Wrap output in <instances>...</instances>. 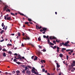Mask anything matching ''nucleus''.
<instances>
[{
    "instance_id": "obj_1",
    "label": "nucleus",
    "mask_w": 75,
    "mask_h": 75,
    "mask_svg": "<svg viewBox=\"0 0 75 75\" xmlns=\"http://www.w3.org/2000/svg\"><path fill=\"white\" fill-rule=\"evenodd\" d=\"M32 73H34L35 75H38L39 74L38 72H36L35 71V68L34 67H33L32 69Z\"/></svg>"
},
{
    "instance_id": "obj_2",
    "label": "nucleus",
    "mask_w": 75,
    "mask_h": 75,
    "mask_svg": "<svg viewBox=\"0 0 75 75\" xmlns=\"http://www.w3.org/2000/svg\"><path fill=\"white\" fill-rule=\"evenodd\" d=\"M26 37V38H24V37H23V40H30V38H29L28 36L25 35Z\"/></svg>"
},
{
    "instance_id": "obj_3",
    "label": "nucleus",
    "mask_w": 75,
    "mask_h": 75,
    "mask_svg": "<svg viewBox=\"0 0 75 75\" xmlns=\"http://www.w3.org/2000/svg\"><path fill=\"white\" fill-rule=\"evenodd\" d=\"M42 29H43V31H44L43 32H42V34H45V33L47 30V29L45 28H42Z\"/></svg>"
},
{
    "instance_id": "obj_4",
    "label": "nucleus",
    "mask_w": 75,
    "mask_h": 75,
    "mask_svg": "<svg viewBox=\"0 0 75 75\" xmlns=\"http://www.w3.org/2000/svg\"><path fill=\"white\" fill-rule=\"evenodd\" d=\"M17 57H18V59H19L20 60H21H21H22L21 56L20 54H19V55H18L17 56Z\"/></svg>"
},
{
    "instance_id": "obj_5",
    "label": "nucleus",
    "mask_w": 75,
    "mask_h": 75,
    "mask_svg": "<svg viewBox=\"0 0 75 75\" xmlns=\"http://www.w3.org/2000/svg\"><path fill=\"white\" fill-rule=\"evenodd\" d=\"M36 29L37 30H38V29H41L42 28L41 26H40V27H39L38 26H37V25H36Z\"/></svg>"
},
{
    "instance_id": "obj_6",
    "label": "nucleus",
    "mask_w": 75,
    "mask_h": 75,
    "mask_svg": "<svg viewBox=\"0 0 75 75\" xmlns=\"http://www.w3.org/2000/svg\"><path fill=\"white\" fill-rule=\"evenodd\" d=\"M26 74H27L28 75H30V71L27 70L26 71Z\"/></svg>"
},
{
    "instance_id": "obj_7",
    "label": "nucleus",
    "mask_w": 75,
    "mask_h": 75,
    "mask_svg": "<svg viewBox=\"0 0 75 75\" xmlns=\"http://www.w3.org/2000/svg\"><path fill=\"white\" fill-rule=\"evenodd\" d=\"M6 20H11V17L10 16L9 17H7Z\"/></svg>"
},
{
    "instance_id": "obj_8",
    "label": "nucleus",
    "mask_w": 75,
    "mask_h": 75,
    "mask_svg": "<svg viewBox=\"0 0 75 75\" xmlns=\"http://www.w3.org/2000/svg\"><path fill=\"white\" fill-rule=\"evenodd\" d=\"M25 24H27V25H28V26H30V25H29L28 24H29V23H28V22H25Z\"/></svg>"
},
{
    "instance_id": "obj_9",
    "label": "nucleus",
    "mask_w": 75,
    "mask_h": 75,
    "mask_svg": "<svg viewBox=\"0 0 75 75\" xmlns=\"http://www.w3.org/2000/svg\"><path fill=\"white\" fill-rule=\"evenodd\" d=\"M35 57L34 59V61L37 60V58H38V57H37V56H35Z\"/></svg>"
},
{
    "instance_id": "obj_10",
    "label": "nucleus",
    "mask_w": 75,
    "mask_h": 75,
    "mask_svg": "<svg viewBox=\"0 0 75 75\" xmlns=\"http://www.w3.org/2000/svg\"><path fill=\"white\" fill-rule=\"evenodd\" d=\"M12 45L11 44H10L9 43L7 45V46L8 47H9L10 46H12Z\"/></svg>"
},
{
    "instance_id": "obj_11",
    "label": "nucleus",
    "mask_w": 75,
    "mask_h": 75,
    "mask_svg": "<svg viewBox=\"0 0 75 75\" xmlns=\"http://www.w3.org/2000/svg\"><path fill=\"white\" fill-rule=\"evenodd\" d=\"M48 44H49V45H54V44H53V43H51V42H50Z\"/></svg>"
},
{
    "instance_id": "obj_12",
    "label": "nucleus",
    "mask_w": 75,
    "mask_h": 75,
    "mask_svg": "<svg viewBox=\"0 0 75 75\" xmlns=\"http://www.w3.org/2000/svg\"><path fill=\"white\" fill-rule=\"evenodd\" d=\"M64 50H66V48H62V52H64Z\"/></svg>"
},
{
    "instance_id": "obj_13",
    "label": "nucleus",
    "mask_w": 75,
    "mask_h": 75,
    "mask_svg": "<svg viewBox=\"0 0 75 75\" xmlns=\"http://www.w3.org/2000/svg\"><path fill=\"white\" fill-rule=\"evenodd\" d=\"M3 57H6V53H5V52H3Z\"/></svg>"
},
{
    "instance_id": "obj_14",
    "label": "nucleus",
    "mask_w": 75,
    "mask_h": 75,
    "mask_svg": "<svg viewBox=\"0 0 75 75\" xmlns=\"http://www.w3.org/2000/svg\"><path fill=\"white\" fill-rule=\"evenodd\" d=\"M43 62H44V63H45V61L44 60H41V62L42 63H43Z\"/></svg>"
},
{
    "instance_id": "obj_15",
    "label": "nucleus",
    "mask_w": 75,
    "mask_h": 75,
    "mask_svg": "<svg viewBox=\"0 0 75 75\" xmlns=\"http://www.w3.org/2000/svg\"><path fill=\"white\" fill-rule=\"evenodd\" d=\"M16 72L17 74V75H18V74H20V71L18 70L16 71Z\"/></svg>"
},
{
    "instance_id": "obj_16",
    "label": "nucleus",
    "mask_w": 75,
    "mask_h": 75,
    "mask_svg": "<svg viewBox=\"0 0 75 75\" xmlns=\"http://www.w3.org/2000/svg\"><path fill=\"white\" fill-rule=\"evenodd\" d=\"M5 74H6V75H7V74H8V75H11V73H7V72H5Z\"/></svg>"
},
{
    "instance_id": "obj_17",
    "label": "nucleus",
    "mask_w": 75,
    "mask_h": 75,
    "mask_svg": "<svg viewBox=\"0 0 75 75\" xmlns=\"http://www.w3.org/2000/svg\"><path fill=\"white\" fill-rule=\"evenodd\" d=\"M6 8H7V6H5L4 8V11H5V10L6 11Z\"/></svg>"
},
{
    "instance_id": "obj_18",
    "label": "nucleus",
    "mask_w": 75,
    "mask_h": 75,
    "mask_svg": "<svg viewBox=\"0 0 75 75\" xmlns=\"http://www.w3.org/2000/svg\"><path fill=\"white\" fill-rule=\"evenodd\" d=\"M19 14H20V15H21V16H24V14H23V13H21V12H19Z\"/></svg>"
},
{
    "instance_id": "obj_19",
    "label": "nucleus",
    "mask_w": 75,
    "mask_h": 75,
    "mask_svg": "<svg viewBox=\"0 0 75 75\" xmlns=\"http://www.w3.org/2000/svg\"><path fill=\"white\" fill-rule=\"evenodd\" d=\"M6 12H8H8H10V10L8 9H7V10H6Z\"/></svg>"
},
{
    "instance_id": "obj_20",
    "label": "nucleus",
    "mask_w": 75,
    "mask_h": 75,
    "mask_svg": "<svg viewBox=\"0 0 75 75\" xmlns=\"http://www.w3.org/2000/svg\"><path fill=\"white\" fill-rule=\"evenodd\" d=\"M11 15H12L13 16H15V17H16V16H15V14H14V13H11Z\"/></svg>"
},
{
    "instance_id": "obj_21",
    "label": "nucleus",
    "mask_w": 75,
    "mask_h": 75,
    "mask_svg": "<svg viewBox=\"0 0 75 75\" xmlns=\"http://www.w3.org/2000/svg\"><path fill=\"white\" fill-rule=\"evenodd\" d=\"M22 73H23V74H25V70H23L22 71Z\"/></svg>"
},
{
    "instance_id": "obj_22",
    "label": "nucleus",
    "mask_w": 75,
    "mask_h": 75,
    "mask_svg": "<svg viewBox=\"0 0 75 75\" xmlns=\"http://www.w3.org/2000/svg\"><path fill=\"white\" fill-rule=\"evenodd\" d=\"M38 41H41V38H40V37H39V38H38Z\"/></svg>"
},
{
    "instance_id": "obj_23",
    "label": "nucleus",
    "mask_w": 75,
    "mask_h": 75,
    "mask_svg": "<svg viewBox=\"0 0 75 75\" xmlns=\"http://www.w3.org/2000/svg\"><path fill=\"white\" fill-rule=\"evenodd\" d=\"M69 41H68L67 42H66L64 44V45H67L68 44H69Z\"/></svg>"
},
{
    "instance_id": "obj_24",
    "label": "nucleus",
    "mask_w": 75,
    "mask_h": 75,
    "mask_svg": "<svg viewBox=\"0 0 75 75\" xmlns=\"http://www.w3.org/2000/svg\"><path fill=\"white\" fill-rule=\"evenodd\" d=\"M43 37L44 38H46V40H47V36H46L45 35H44Z\"/></svg>"
},
{
    "instance_id": "obj_25",
    "label": "nucleus",
    "mask_w": 75,
    "mask_h": 75,
    "mask_svg": "<svg viewBox=\"0 0 75 75\" xmlns=\"http://www.w3.org/2000/svg\"><path fill=\"white\" fill-rule=\"evenodd\" d=\"M62 56H63V55L62 54H59V56L60 57H62Z\"/></svg>"
},
{
    "instance_id": "obj_26",
    "label": "nucleus",
    "mask_w": 75,
    "mask_h": 75,
    "mask_svg": "<svg viewBox=\"0 0 75 75\" xmlns=\"http://www.w3.org/2000/svg\"><path fill=\"white\" fill-rule=\"evenodd\" d=\"M28 20L29 21H32V20L30 18H28Z\"/></svg>"
},
{
    "instance_id": "obj_27",
    "label": "nucleus",
    "mask_w": 75,
    "mask_h": 75,
    "mask_svg": "<svg viewBox=\"0 0 75 75\" xmlns=\"http://www.w3.org/2000/svg\"><path fill=\"white\" fill-rule=\"evenodd\" d=\"M64 46H67V47H68V46L69 47H70V45H69V44H67V45H64Z\"/></svg>"
},
{
    "instance_id": "obj_28",
    "label": "nucleus",
    "mask_w": 75,
    "mask_h": 75,
    "mask_svg": "<svg viewBox=\"0 0 75 75\" xmlns=\"http://www.w3.org/2000/svg\"><path fill=\"white\" fill-rule=\"evenodd\" d=\"M2 51H4V52L6 51V52H7V51L6 50V49H3L2 50Z\"/></svg>"
},
{
    "instance_id": "obj_29",
    "label": "nucleus",
    "mask_w": 75,
    "mask_h": 75,
    "mask_svg": "<svg viewBox=\"0 0 75 75\" xmlns=\"http://www.w3.org/2000/svg\"><path fill=\"white\" fill-rule=\"evenodd\" d=\"M3 32H4V30H2V31H1L0 32V33L1 34H3Z\"/></svg>"
},
{
    "instance_id": "obj_30",
    "label": "nucleus",
    "mask_w": 75,
    "mask_h": 75,
    "mask_svg": "<svg viewBox=\"0 0 75 75\" xmlns=\"http://www.w3.org/2000/svg\"><path fill=\"white\" fill-rule=\"evenodd\" d=\"M27 67H28V68H30V69H32V68L30 66H27Z\"/></svg>"
},
{
    "instance_id": "obj_31",
    "label": "nucleus",
    "mask_w": 75,
    "mask_h": 75,
    "mask_svg": "<svg viewBox=\"0 0 75 75\" xmlns=\"http://www.w3.org/2000/svg\"><path fill=\"white\" fill-rule=\"evenodd\" d=\"M45 69H42V72H45Z\"/></svg>"
},
{
    "instance_id": "obj_32",
    "label": "nucleus",
    "mask_w": 75,
    "mask_h": 75,
    "mask_svg": "<svg viewBox=\"0 0 75 75\" xmlns=\"http://www.w3.org/2000/svg\"><path fill=\"white\" fill-rule=\"evenodd\" d=\"M25 71H27V69H28V68H27V67H25Z\"/></svg>"
},
{
    "instance_id": "obj_33",
    "label": "nucleus",
    "mask_w": 75,
    "mask_h": 75,
    "mask_svg": "<svg viewBox=\"0 0 75 75\" xmlns=\"http://www.w3.org/2000/svg\"><path fill=\"white\" fill-rule=\"evenodd\" d=\"M49 38L50 39V40H52L53 38L52 36H50Z\"/></svg>"
},
{
    "instance_id": "obj_34",
    "label": "nucleus",
    "mask_w": 75,
    "mask_h": 75,
    "mask_svg": "<svg viewBox=\"0 0 75 75\" xmlns=\"http://www.w3.org/2000/svg\"><path fill=\"white\" fill-rule=\"evenodd\" d=\"M13 61L14 62H17V60H16V59H14L13 60Z\"/></svg>"
},
{
    "instance_id": "obj_35",
    "label": "nucleus",
    "mask_w": 75,
    "mask_h": 75,
    "mask_svg": "<svg viewBox=\"0 0 75 75\" xmlns=\"http://www.w3.org/2000/svg\"><path fill=\"white\" fill-rule=\"evenodd\" d=\"M57 48V46H54V47H53V50H54V49H55V48Z\"/></svg>"
},
{
    "instance_id": "obj_36",
    "label": "nucleus",
    "mask_w": 75,
    "mask_h": 75,
    "mask_svg": "<svg viewBox=\"0 0 75 75\" xmlns=\"http://www.w3.org/2000/svg\"><path fill=\"white\" fill-rule=\"evenodd\" d=\"M16 63L17 64H18V65H20V62H16Z\"/></svg>"
},
{
    "instance_id": "obj_37",
    "label": "nucleus",
    "mask_w": 75,
    "mask_h": 75,
    "mask_svg": "<svg viewBox=\"0 0 75 75\" xmlns=\"http://www.w3.org/2000/svg\"><path fill=\"white\" fill-rule=\"evenodd\" d=\"M75 64H71V66L72 67H73L74 66H75Z\"/></svg>"
},
{
    "instance_id": "obj_38",
    "label": "nucleus",
    "mask_w": 75,
    "mask_h": 75,
    "mask_svg": "<svg viewBox=\"0 0 75 75\" xmlns=\"http://www.w3.org/2000/svg\"><path fill=\"white\" fill-rule=\"evenodd\" d=\"M60 67V66L58 64H57V68H59V67Z\"/></svg>"
},
{
    "instance_id": "obj_39",
    "label": "nucleus",
    "mask_w": 75,
    "mask_h": 75,
    "mask_svg": "<svg viewBox=\"0 0 75 75\" xmlns=\"http://www.w3.org/2000/svg\"><path fill=\"white\" fill-rule=\"evenodd\" d=\"M18 36H20V32H18Z\"/></svg>"
},
{
    "instance_id": "obj_40",
    "label": "nucleus",
    "mask_w": 75,
    "mask_h": 75,
    "mask_svg": "<svg viewBox=\"0 0 75 75\" xmlns=\"http://www.w3.org/2000/svg\"><path fill=\"white\" fill-rule=\"evenodd\" d=\"M7 29V26H6L5 27V30H6Z\"/></svg>"
},
{
    "instance_id": "obj_41",
    "label": "nucleus",
    "mask_w": 75,
    "mask_h": 75,
    "mask_svg": "<svg viewBox=\"0 0 75 75\" xmlns=\"http://www.w3.org/2000/svg\"><path fill=\"white\" fill-rule=\"evenodd\" d=\"M52 38H53V39H54V40H55V39H56V37L54 36L52 37Z\"/></svg>"
},
{
    "instance_id": "obj_42",
    "label": "nucleus",
    "mask_w": 75,
    "mask_h": 75,
    "mask_svg": "<svg viewBox=\"0 0 75 75\" xmlns=\"http://www.w3.org/2000/svg\"><path fill=\"white\" fill-rule=\"evenodd\" d=\"M22 59H25V60H26V59L25 58H24V57H22Z\"/></svg>"
},
{
    "instance_id": "obj_43",
    "label": "nucleus",
    "mask_w": 75,
    "mask_h": 75,
    "mask_svg": "<svg viewBox=\"0 0 75 75\" xmlns=\"http://www.w3.org/2000/svg\"><path fill=\"white\" fill-rule=\"evenodd\" d=\"M1 26L2 27H3V26H4V23H2V24H1Z\"/></svg>"
},
{
    "instance_id": "obj_44",
    "label": "nucleus",
    "mask_w": 75,
    "mask_h": 75,
    "mask_svg": "<svg viewBox=\"0 0 75 75\" xmlns=\"http://www.w3.org/2000/svg\"><path fill=\"white\" fill-rule=\"evenodd\" d=\"M43 52H45V51H46V50L45 49H44L43 50Z\"/></svg>"
},
{
    "instance_id": "obj_45",
    "label": "nucleus",
    "mask_w": 75,
    "mask_h": 75,
    "mask_svg": "<svg viewBox=\"0 0 75 75\" xmlns=\"http://www.w3.org/2000/svg\"><path fill=\"white\" fill-rule=\"evenodd\" d=\"M34 56H32L31 57V59H34Z\"/></svg>"
},
{
    "instance_id": "obj_46",
    "label": "nucleus",
    "mask_w": 75,
    "mask_h": 75,
    "mask_svg": "<svg viewBox=\"0 0 75 75\" xmlns=\"http://www.w3.org/2000/svg\"><path fill=\"white\" fill-rule=\"evenodd\" d=\"M53 43H54V44H56V43L55 42V40L53 41Z\"/></svg>"
},
{
    "instance_id": "obj_47",
    "label": "nucleus",
    "mask_w": 75,
    "mask_h": 75,
    "mask_svg": "<svg viewBox=\"0 0 75 75\" xmlns=\"http://www.w3.org/2000/svg\"><path fill=\"white\" fill-rule=\"evenodd\" d=\"M12 73L13 74H15V73H16V72H15V71H13L12 72Z\"/></svg>"
},
{
    "instance_id": "obj_48",
    "label": "nucleus",
    "mask_w": 75,
    "mask_h": 75,
    "mask_svg": "<svg viewBox=\"0 0 75 75\" xmlns=\"http://www.w3.org/2000/svg\"><path fill=\"white\" fill-rule=\"evenodd\" d=\"M38 47H39V48H42V47H41V46L39 45Z\"/></svg>"
},
{
    "instance_id": "obj_49",
    "label": "nucleus",
    "mask_w": 75,
    "mask_h": 75,
    "mask_svg": "<svg viewBox=\"0 0 75 75\" xmlns=\"http://www.w3.org/2000/svg\"><path fill=\"white\" fill-rule=\"evenodd\" d=\"M56 42H59V40L58 41L57 40H56Z\"/></svg>"
},
{
    "instance_id": "obj_50",
    "label": "nucleus",
    "mask_w": 75,
    "mask_h": 75,
    "mask_svg": "<svg viewBox=\"0 0 75 75\" xmlns=\"http://www.w3.org/2000/svg\"><path fill=\"white\" fill-rule=\"evenodd\" d=\"M67 60H68V58H69V57L68 56V55L67 56Z\"/></svg>"
},
{
    "instance_id": "obj_51",
    "label": "nucleus",
    "mask_w": 75,
    "mask_h": 75,
    "mask_svg": "<svg viewBox=\"0 0 75 75\" xmlns=\"http://www.w3.org/2000/svg\"><path fill=\"white\" fill-rule=\"evenodd\" d=\"M4 19L5 20H6V19H7V17L6 16H4Z\"/></svg>"
},
{
    "instance_id": "obj_52",
    "label": "nucleus",
    "mask_w": 75,
    "mask_h": 75,
    "mask_svg": "<svg viewBox=\"0 0 75 75\" xmlns=\"http://www.w3.org/2000/svg\"><path fill=\"white\" fill-rule=\"evenodd\" d=\"M3 41H4V39H3L1 40H0V42H3Z\"/></svg>"
},
{
    "instance_id": "obj_53",
    "label": "nucleus",
    "mask_w": 75,
    "mask_h": 75,
    "mask_svg": "<svg viewBox=\"0 0 75 75\" xmlns=\"http://www.w3.org/2000/svg\"><path fill=\"white\" fill-rule=\"evenodd\" d=\"M47 41H48V43H49V42H50V40L48 39Z\"/></svg>"
},
{
    "instance_id": "obj_54",
    "label": "nucleus",
    "mask_w": 75,
    "mask_h": 75,
    "mask_svg": "<svg viewBox=\"0 0 75 75\" xmlns=\"http://www.w3.org/2000/svg\"><path fill=\"white\" fill-rule=\"evenodd\" d=\"M23 36H24L25 35V34H24V33H23L22 34Z\"/></svg>"
},
{
    "instance_id": "obj_55",
    "label": "nucleus",
    "mask_w": 75,
    "mask_h": 75,
    "mask_svg": "<svg viewBox=\"0 0 75 75\" xmlns=\"http://www.w3.org/2000/svg\"><path fill=\"white\" fill-rule=\"evenodd\" d=\"M15 35V34L14 33H13V34H11V35Z\"/></svg>"
},
{
    "instance_id": "obj_56",
    "label": "nucleus",
    "mask_w": 75,
    "mask_h": 75,
    "mask_svg": "<svg viewBox=\"0 0 75 75\" xmlns=\"http://www.w3.org/2000/svg\"><path fill=\"white\" fill-rule=\"evenodd\" d=\"M8 53H9V54H11V51H9V52H8Z\"/></svg>"
},
{
    "instance_id": "obj_57",
    "label": "nucleus",
    "mask_w": 75,
    "mask_h": 75,
    "mask_svg": "<svg viewBox=\"0 0 75 75\" xmlns=\"http://www.w3.org/2000/svg\"><path fill=\"white\" fill-rule=\"evenodd\" d=\"M57 50H59V47H57Z\"/></svg>"
},
{
    "instance_id": "obj_58",
    "label": "nucleus",
    "mask_w": 75,
    "mask_h": 75,
    "mask_svg": "<svg viewBox=\"0 0 75 75\" xmlns=\"http://www.w3.org/2000/svg\"><path fill=\"white\" fill-rule=\"evenodd\" d=\"M14 55H16V56H17V54L16 53H15L14 54Z\"/></svg>"
},
{
    "instance_id": "obj_59",
    "label": "nucleus",
    "mask_w": 75,
    "mask_h": 75,
    "mask_svg": "<svg viewBox=\"0 0 75 75\" xmlns=\"http://www.w3.org/2000/svg\"><path fill=\"white\" fill-rule=\"evenodd\" d=\"M62 43H60V46H62Z\"/></svg>"
},
{
    "instance_id": "obj_60",
    "label": "nucleus",
    "mask_w": 75,
    "mask_h": 75,
    "mask_svg": "<svg viewBox=\"0 0 75 75\" xmlns=\"http://www.w3.org/2000/svg\"><path fill=\"white\" fill-rule=\"evenodd\" d=\"M73 64H75V61H73Z\"/></svg>"
},
{
    "instance_id": "obj_61",
    "label": "nucleus",
    "mask_w": 75,
    "mask_h": 75,
    "mask_svg": "<svg viewBox=\"0 0 75 75\" xmlns=\"http://www.w3.org/2000/svg\"><path fill=\"white\" fill-rule=\"evenodd\" d=\"M22 67H23V68H25V65H23L22 66Z\"/></svg>"
},
{
    "instance_id": "obj_62",
    "label": "nucleus",
    "mask_w": 75,
    "mask_h": 75,
    "mask_svg": "<svg viewBox=\"0 0 75 75\" xmlns=\"http://www.w3.org/2000/svg\"><path fill=\"white\" fill-rule=\"evenodd\" d=\"M43 31V30H42V29H41L40 30V32H42V31Z\"/></svg>"
},
{
    "instance_id": "obj_63",
    "label": "nucleus",
    "mask_w": 75,
    "mask_h": 75,
    "mask_svg": "<svg viewBox=\"0 0 75 75\" xmlns=\"http://www.w3.org/2000/svg\"><path fill=\"white\" fill-rule=\"evenodd\" d=\"M51 75H55V74L54 73H52V74H51Z\"/></svg>"
},
{
    "instance_id": "obj_64",
    "label": "nucleus",
    "mask_w": 75,
    "mask_h": 75,
    "mask_svg": "<svg viewBox=\"0 0 75 75\" xmlns=\"http://www.w3.org/2000/svg\"><path fill=\"white\" fill-rule=\"evenodd\" d=\"M5 41H7L8 39L7 38L5 39Z\"/></svg>"
}]
</instances>
